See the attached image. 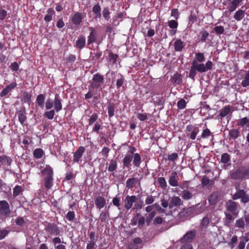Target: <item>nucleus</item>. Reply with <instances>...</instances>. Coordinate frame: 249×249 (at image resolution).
<instances>
[{
  "mask_svg": "<svg viewBox=\"0 0 249 249\" xmlns=\"http://www.w3.org/2000/svg\"><path fill=\"white\" fill-rule=\"evenodd\" d=\"M225 213V225L228 226L232 221L233 220V218L231 214L229 213Z\"/></svg>",
  "mask_w": 249,
  "mask_h": 249,
  "instance_id": "nucleus-39",
  "label": "nucleus"
},
{
  "mask_svg": "<svg viewBox=\"0 0 249 249\" xmlns=\"http://www.w3.org/2000/svg\"><path fill=\"white\" fill-rule=\"evenodd\" d=\"M117 167V162L116 160H111L109 163L108 170L109 172L115 171Z\"/></svg>",
  "mask_w": 249,
  "mask_h": 249,
  "instance_id": "nucleus-35",
  "label": "nucleus"
},
{
  "mask_svg": "<svg viewBox=\"0 0 249 249\" xmlns=\"http://www.w3.org/2000/svg\"><path fill=\"white\" fill-rule=\"evenodd\" d=\"M11 213L10 206L5 200L0 201V214L3 216H8Z\"/></svg>",
  "mask_w": 249,
  "mask_h": 249,
  "instance_id": "nucleus-5",
  "label": "nucleus"
},
{
  "mask_svg": "<svg viewBox=\"0 0 249 249\" xmlns=\"http://www.w3.org/2000/svg\"><path fill=\"white\" fill-rule=\"evenodd\" d=\"M185 46V43L180 39H177L174 43V50L177 52H181Z\"/></svg>",
  "mask_w": 249,
  "mask_h": 249,
  "instance_id": "nucleus-17",
  "label": "nucleus"
},
{
  "mask_svg": "<svg viewBox=\"0 0 249 249\" xmlns=\"http://www.w3.org/2000/svg\"><path fill=\"white\" fill-rule=\"evenodd\" d=\"M231 178L233 179H239L246 177L245 171L238 169L231 173Z\"/></svg>",
  "mask_w": 249,
  "mask_h": 249,
  "instance_id": "nucleus-16",
  "label": "nucleus"
},
{
  "mask_svg": "<svg viewBox=\"0 0 249 249\" xmlns=\"http://www.w3.org/2000/svg\"><path fill=\"white\" fill-rule=\"evenodd\" d=\"M211 135V131L208 128H206L204 130L202 133L201 136L200 138H197V140L199 141L201 138H207Z\"/></svg>",
  "mask_w": 249,
  "mask_h": 249,
  "instance_id": "nucleus-48",
  "label": "nucleus"
},
{
  "mask_svg": "<svg viewBox=\"0 0 249 249\" xmlns=\"http://www.w3.org/2000/svg\"><path fill=\"white\" fill-rule=\"evenodd\" d=\"M243 0H227V7L228 12L231 13L234 11Z\"/></svg>",
  "mask_w": 249,
  "mask_h": 249,
  "instance_id": "nucleus-7",
  "label": "nucleus"
},
{
  "mask_svg": "<svg viewBox=\"0 0 249 249\" xmlns=\"http://www.w3.org/2000/svg\"><path fill=\"white\" fill-rule=\"evenodd\" d=\"M220 198V196L218 192H214L210 196L208 201L210 205H215Z\"/></svg>",
  "mask_w": 249,
  "mask_h": 249,
  "instance_id": "nucleus-15",
  "label": "nucleus"
},
{
  "mask_svg": "<svg viewBox=\"0 0 249 249\" xmlns=\"http://www.w3.org/2000/svg\"><path fill=\"white\" fill-rule=\"evenodd\" d=\"M239 198H241V201L243 203H247L249 201V195L243 190L237 191L232 196L233 200H236Z\"/></svg>",
  "mask_w": 249,
  "mask_h": 249,
  "instance_id": "nucleus-4",
  "label": "nucleus"
},
{
  "mask_svg": "<svg viewBox=\"0 0 249 249\" xmlns=\"http://www.w3.org/2000/svg\"><path fill=\"white\" fill-rule=\"evenodd\" d=\"M155 201V196L152 195H148L146 197L145 203L146 205H150L153 203Z\"/></svg>",
  "mask_w": 249,
  "mask_h": 249,
  "instance_id": "nucleus-51",
  "label": "nucleus"
},
{
  "mask_svg": "<svg viewBox=\"0 0 249 249\" xmlns=\"http://www.w3.org/2000/svg\"><path fill=\"white\" fill-rule=\"evenodd\" d=\"M168 25L171 29H177L178 26V23L175 20H171L168 22Z\"/></svg>",
  "mask_w": 249,
  "mask_h": 249,
  "instance_id": "nucleus-54",
  "label": "nucleus"
},
{
  "mask_svg": "<svg viewBox=\"0 0 249 249\" xmlns=\"http://www.w3.org/2000/svg\"><path fill=\"white\" fill-rule=\"evenodd\" d=\"M172 81L176 85L180 84L182 82L181 75L178 73H176L172 77Z\"/></svg>",
  "mask_w": 249,
  "mask_h": 249,
  "instance_id": "nucleus-28",
  "label": "nucleus"
},
{
  "mask_svg": "<svg viewBox=\"0 0 249 249\" xmlns=\"http://www.w3.org/2000/svg\"><path fill=\"white\" fill-rule=\"evenodd\" d=\"M196 231L195 229L188 231L180 239V242L182 243L190 244L196 237Z\"/></svg>",
  "mask_w": 249,
  "mask_h": 249,
  "instance_id": "nucleus-3",
  "label": "nucleus"
},
{
  "mask_svg": "<svg viewBox=\"0 0 249 249\" xmlns=\"http://www.w3.org/2000/svg\"><path fill=\"white\" fill-rule=\"evenodd\" d=\"M231 110V107L230 106H226L220 110V116L222 117H224L230 112Z\"/></svg>",
  "mask_w": 249,
  "mask_h": 249,
  "instance_id": "nucleus-30",
  "label": "nucleus"
},
{
  "mask_svg": "<svg viewBox=\"0 0 249 249\" xmlns=\"http://www.w3.org/2000/svg\"><path fill=\"white\" fill-rule=\"evenodd\" d=\"M168 182L169 184L173 187L178 186V176L176 172H172L169 176Z\"/></svg>",
  "mask_w": 249,
  "mask_h": 249,
  "instance_id": "nucleus-13",
  "label": "nucleus"
},
{
  "mask_svg": "<svg viewBox=\"0 0 249 249\" xmlns=\"http://www.w3.org/2000/svg\"><path fill=\"white\" fill-rule=\"evenodd\" d=\"M200 34L201 36L200 41L202 42H205L206 41V39L209 35V34L206 31H202L200 33Z\"/></svg>",
  "mask_w": 249,
  "mask_h": 249,
  "instance_id": "nucleus-44",
  "label": "nucleus"
},
{
  "mask_svg": "<svg viewBox=\"0 0 249 249\" xmlns=\"http://www.w3.org/2000/svg\"><path fill=\"white\" fill-rule=\"evenodd\" d=\"M41 173L43 177V185L45 189L48 190L53 185V170L50 165H46Z\"/></svg>",
  "mask_w": 249,
  "mask_h": 249,
  "instance_id": "nucleus-2",
  "label": "nucleus"
},
{
  "mask_svg": "<svg viewBox=\"0 0 249 249\" xmlns=\"http://www.w3.org/2000/svg\"><path fill=\"white\" fill-rule=\"evenodd\" d=\"M140 180L141 178L138 179L135 178H128L126 181V188L129 189H131L133 188L137 184H138L139 186H140Z\"/></svg>",
  "mask_w": 249,
  "mask_h": 249,
  "instance_id": "nucleus-12",
  "label": "nucleus"
},
{
  "mask_svg": "<svg viewBox=\"0 0 249 249\" xmlns=\"http://www.w3.org/2000/svg\"><path fill=\"white\" fill-rule=\"evenodd\" d=\"M199 132L198 128H196L194 129L190 135V139L192 140H195L196 138V136Z\"/></svg>",
  "mask_w": 249,
  "mask_h": 249,
  "instance_id": "nucleus-62",
  "label": "nucleus"
},
{
  "mask_svg": "<svg viewBox=\"0 0 249 249\" xmlns=\"http://www.w3.org/2000/svg\"><path fill=\"white\" fill-rule=\"evenodd\" d=\"M18 120L20 123L23 124L26 120V116L24 111H20L18 114Z\"/></svg>",
  "mask_w": 249,
  "mask_h": 249,
  "instance_id": "nucleus-41",
  "label": "nucleus"
},
{
  "mask_svg": "<svg viewBox=\"0 0 249 249\" xmlns=\"http://www.w3.org/2000/svg\"><path fill=\"white\" fill-rule=\"evenodd\" d=\"M124 78L122 75H120L119 77L116 82V86L117 88H120L124 83Z\"/></svg>",
  "mask_w": 249,
  "mask_h": 249,
  "instance_id": "nucleus-50",
  "label": "nucleus"
},
{
  "mask_svg": "<svg viewBox=\"0 0 249 249\" xmlns=\"http://www.w3.org/2000/svg\"><path fill=\"white\" fill-rule=\"evenodd\" d=\"M104 76L99 73H96L93 75L92 78V86L93 88H98L100 86V83L103 82Z\"/></svg>",
  "mask_w": 249,
  "mask_h": 249,
  "instance_id": "nucleus-10",
  "label": "nucleus"
},
{
  "mask_svg": "<svg viewBox=\"0 0 249 249\" xmlns=\"http://www.w3.org/2000/svg\"><path fill=\"white\" fill-rule=\"evenodd\" d=\"M54 115L55 111L53 109H52L49 111H46L44 113V116L50 120L53 119L54 117Z\"/></svg>",
  "mask_w": 249,
  "mask_h": 249,
  "instance_id": "nucleus-46",
  "label": "nucleus"
},
{
  "mask_svg": "<svg viewBox=\"0 0 249 249\" xmlns=\"http://www.w3.org/2000/svg\"><path fill=\"white\" fill-rule=\"evenodd\" d=\"M109 217V214L107 212H102L100 214V219L102 222H105Z\"/></svg>",
  "mask_w": 249,
  "mask_h": 249,
  "instance_id": "nucleus-57",
  "label": "nucleus"
},
{
  "mask_svg": "<svg viewBox=\"0 0 249 249\" xmlns=\"http://www.w3.org/2000/svg\"><path fill=\"white\" fill-rule=\"evenodd\" d=\"M54 14V11L52 8H49L47 11V14L44 17L45 21L50 22L52 19V16Z\"/></svg>",
  "mask_w": 249,
  "mask_h": 249,
  "instance_id": "nucleus-26",
  "label": "nucleus"
},
{
  "mask_svg": "<svg viewBox=\"0 0 249 249\" xmlns=\"http://www.w3.org/2000/svg\"><path fill=\"white\" fill-rule=\"evenodd\" d=\"M54 107L56 112H59L62 108L61 103V99L59 96V95L56 94L54 100Z\"/></svg>",
  "mask_w": 249,
  "mask_h": 249,
  "instance_id": "nucleus-19",
  "label": "nucleus"
},
{
  "mask_svg": "<svg viewBox=\"0 0 249 249\" xmlns=\"http://www.w3.org/2000/svg\"><path fill=\"white\" fill-rule=\"evenodd\" d=\"M44 101H45V97L43 94H40L37 96L36 102H37V104H38V106H39L40 107H43Z\"/></svg>",
  "mask_w": 249,
  "mask_h": 249,
  "instance_id": "nucleus-37",
  "label": "nucleus"
},
{
  "mask_svg": "<svg viewBox=\"0 0 249 249\" xmlns=\"http://www.w3.org/2000/svg\"><path fill=\"white\" fill-rule=\"evenodd\" d=\"M192 212V209L191 208H188L187 209H183L179 213V216L180 217H185L189 216Z\"/></svg>",
  "mask_w": 249,
  "mask_h": 249,
  "instance_id": "nucleus-29",
  "label": "nucleus"
},
{
  "mask_svg": "<svg viewBox=\"0 0 249 249\" xmlns=\"http://www.w3.org/2000/svg\"><path fill=\"white\" fill-rule=\"evenodd\" d=\"M230 160V156L228 153H224L221 156V161L223 163H227Z\"/></svg>",
  "mask_w": 249,
  "mask_h": 249,
  "instance_id": "nucleus-49",
  "label": "nucleus"
},
{
  "mask_svg": "<svg viewBox=\"0 0 249 249\" xmlns=\"http://www.w3.org/2000/svg\"><path fill=\"white\" fill-rule=\"evenodd\" d=\"M210 223V219L208 215H205L201 220L200 228L201 229H206Z\"/></svg>",
  "mask_w": 249,
  "mask_h": 249,
  "instance_id": "nucleus-22",
  "label": "nucleus"
},
{
  "mask_svg": "<svg viewBox=\"0 0 249 249\" xmlns=\"http://www.w3.org/2000/svg\"><path fill=\"white\" fill-rule=\"evenodd\" d=\"M44 154L43 150L41 148H36L33 152V155L35 158L40 159Z\"/></svg>",
  "mask_w": 249,
  "mask_h": 249,
  "instance_id": "nucleus-34",
  "label": "nucleus"
},
{
  "mask_svg": "<svg viewBox=\"0 0 249 249\" xmlns=\"http://www.w3.org/2000/svg\"><path fill=\"white\" fill-rule=\"evenodd\" d=\"M82 20V14L79 12L75 13L72 17V22L75 25H79Z\"/></svg>",
  "mask_w": 249,
  "mask_h": 249,
  "instance_id": "nucleus-21",
  "label": "nucleus"
},
{
  "mask_svg": "<svg viewBox=\"0 0 249 249\" xmlns=\"http://www.w3.org/2000/svg\"><path fill=\"white\" fill-rule=\"evenodd\" d=\"M109 56L110 61H112L113 63L116 62L118 58V55L117 54H114L113 53H110Z\"/></svg>",
  "mask_w": 249,
  "mask_h": 249,
  "instance_id": "nucleus-63",
  "label": "nucleus"
},
{
  "mask_svg": "<svg viewBox=\"0 0 249 249\" xmlns=\"http://www.w3.org/2000/svg\"><path fill=\"white\" fill-rule=\"evenodd\" d=\"M22 191V188L20 186L17 185L13 190V196L16 197L19 195Z\"/></svg>",
  "mask_w": 249,
  "mask_h": 249,
  "instance_id": "nucleus-45",
  "label": "nucleus"
},
{
  "mask_svg": "<svg viewBox=\"0 0 249 249\" xmlns=\"http://www.w3.org/2000/svg\"><path fill=\"white\" fill-rule=\"evenodd\" d=\"M235 226L238 228H244L245 226V223L243 219L241 218L237 220L235 223Z\"/></svg>",
  "mask_w": 249,
  "mask_h": 249,
  "instance_id": "nucleus-59",
  "label": "nucleus"
},
{
  "mask_svg": "<svg viewBox=\"0 0 249 249\" xmlns=\"http://www.w3.org/2000/svg\"><path fill=\"white\" fill-rule=\"evenodd\" d=\"M11 158L5 155L0 156V162L3 165H9L11 164Z\"/></svg>",
  "mask_w": 249,
  "mask_h": 249,
  "instance_id": "nucleus-31",
  "label": "nucleus"
},
{
  "mask_svg": "<svg viewBox=\"0 0 249 249\" xmlns=\"http://www.w3.org/2000/svg\"><path fill=\"white\" fill-rule=\"evenodd\" d=\"M141 162V158L138 153H135L134 155L133 164L136 167H139Z\"/></svg>",
  "mask_w": 249,
  "mask_h": 249,
  "instance_id": "nucleus-38",
  "label": "nucleus"
},
{
  "mask_svg": "<svg viewBox=\"0 0 249 249\" xmlns=\"http://www.w3.org/2000/svg\"><path fill=\"white\" fill-rule=\"evenodd\" d=\"M103 16L104 17V18L108 20L109 19V15H110V12L107 8H105L104 9L102 12Z\"/></svg>",
  "mask_w": 249,
  "mask_h": 249,
  "instance_id": "nucleus-56",
  "label": "nucleus"
},
{
  "mask_svg": "<svg viewBox=\"0 0 249 249\" xmlns=\"http://www.w3.org/2000/svg\"><path fill=\"white\" fill-rule=\"evenodd\" d=\"M171 15L174 17L176 19H178L179 17V13L177 9H173L171 11Z\"/></svg>",
  "mask_w": 249,
  "mask_h": 249,
  "instance_id": "nucleus-58",
  "label": "nucleus"
},
{
  "mask_svg": "<svg viewBox=\"0 0 249 249\" xmlns=\"http://www.w3.org/2000/svg\"><path fill=\"white\" fill-rule=\"evenodd\" d=\"M238 124L241 126L247 124L249 126V119L247 117L243 118L239 121Z\"/></svg>",
  "mask_w": 249,
  "mask_h": 249,
  "instance_id": "nucleus-43",
  "label": "nucleus"
},
{
  "mask_svg": "<svg viewBox=\"0 0 249 249\" xmlns=\"http://www.w3.org/2000/svg\"><path fill=\"white\" fill-rule=\"evenodd\" d=\"M86 44V38L84 36H80L76 42V47L78 49L83 48Z\"/></svg>",
  "mask_w": 249,
  "mask_h": 249,
  "instance_id": "nucleus-24",
  "label": "nucleus"
},
{
  "mask_svg": "<svg viewBox=\"0 0 249 249\" xmlns=\"http://www.w3.org/2000/svg\"><path fill=\"white\" fill-rule=\"evenodd\" d=\"M183 202L178 196H173L169 201V208L172 209L175 207L179 206L182 205Z\"/></svg>",
  "mask_w": 249,
  "mask_h": 249,
  "instance_id": "nucleus-11",
  "label": "nucleus"
},
{
  "mask_svg": "<svg viewBox=\"0 0 249 249\" xmlns=\"http://www.w3.org/2000/svg\"><path fill=\"white\" fill-rule=\"evenodd\" d=\"M205 59L203 53H197L196 54L195 58L191 63L189 74V77L193 80H195L197 72L204 73L212 69L213 65L212 62L208 61L205 64L203 63Z\"/></svg>",
  "mask_w": 249,
  "mask_h": 249,
  "instance_id": "nucleus-1",
  "label": "nucleus"
},
{
  "mask_svg": "<svg viewBox=\"0 0 249 249\" xmlns=\"http://www.w3.org/2000/svg\"><path fill=\"white\" fill-rule=\"evenodd\" d=\"M96 247V242L89 241L87 244V249H94Z\"/></svg>",
  "mask_w": 249,
  "mask_h": 249,
  "instance_id": "nucleus-64",
  "label": "nucleus"
},
{
  "mask_svg": "<svg viewBox=\"0 0 249 249\" xmlns=\"http://www.w3.org/2000/svg\"><path fill=\"white\" fill-rule=\"evenodd\" d=\"M215 33L218 35H221L224 32V28L222 26H215L214 28Z\"/></svg>",
  "mask_w": 249,
  "mask_h": 249,
  "instance_id": "nucleus-55",
  "label": "nucleus"
},
{
  "mask_svg": "<svg viewBox=\"0 0 249 249\" xmlns=\"http://www.w3.org/2000/svg\"><path fill=\"white\" fill-rule=\"evenodd\" d=\"M241 85L244 88H247L249 87V71H247L241 82Z\"/></svg>",
  "mask_w": 249,
  "mask_h": 249,
  "instance_id": "nucleus-25",
  "label": "nucleus"
},
{
  "mask_svg": "<svg viewBox=\"0 0 249 249\" xmlns=\"http://www.w3.org/2000/svg\"><path fill=\"white\" fill-rule=\"evenodd\" d=\"M158 183L160 184V187L163 190L167 188V185L165 179L163 177H160L157 180Z\"/></svg>",
  "mask_w": 249,
  "mask_h": 249,
  "instance_id": "nucleus-36",
  "label": "nucleus"
},
{
  "mask_svg": "<svg viewBox=\"0 0 249 249\" xmlns=\"http://www.w3.org/2000/svg\"><path fill=\"white\" fill-rule=\"evenodd\" d=\"M92 12L96 15V17L100 18L101 15V7L98 3L95 5L92 8Z\"/></svg>",
  "mask_w": 249,
  "mask_h": 249,
  "instance_id": "nucleus-40",
  "label": "nucleus"
},
{
  "mask_svg": "<svg viewBox=\"0 0 249 249\" xmlns=\"http://www.w3.org/2000/svg\"><path fill=\"white\" fill-rule=\"evenodd\" d=\"M193 196V195L192 193H190L188 190H184L182 192V198L186 200H188L190 199H191Z\"/></svg>",
  "mask_w": 249,
  "mask_h": 249,
  "instance_id": "nucleus-32",
  "label": "nucleus"
},
{
  "mask_svg": "<svg viewBox=\"0 0 249 249\" xmlns=\"http://www.w3.org/2000/svg\"><path fill=\"white\" fill-rule=\"evenodd\" d=\"M227 210L232 214L237 215L238 213L237 203L231 200L228 201L226 203Z\"/></svg>",
  "mask_w": 249,
  "mask_h": 249,
  "instance_id": "nucleus-8",
  "label": "nucleus"
},
{
  "mask_svg": "<svg viewBox=\"0 0 249 249\" xmlns=\"http://www.w3.org/2000/svg\"><path fill=\"white\" fill-rule=\"evenodd\" d=\"M16 223L18 226H22L24 225L25 221L23 217H18L16 220Z\"/></svg>",
  "mask_w": 249,
  "mask_h": 249,
  "instance_id": "nucleus-60",
  "label": "nucleus"
},
{
  "mask_svg": "<svg viewBox=\"0 0 249 249\" xmlns=\"http://www.w3.org/2000/svg\"><path fill=\"white\" fill-rule=\"evenodd\" d=\"M85 151V149L84 147L80 146L74 153L73 159V161L78 162L80 160V159L82 157Z\"/></svg>",
  "mask_w": 249,
  "mask_h": 249,
  "instance_id": "nucleus-14",
  "label": "nucleus"
},
{
  "mask_svg": "<svg viewBox=\"0 0 249 249\" xmlns=\"http://www.w3.org/2000/svg\"><path fill=\"white\" fill-rule=\"evenodd\" d=\"M89 30L90 31V33L89 35L88 36V44L95 42L97 39V33L95 29L93 27H90Z\"/></svg>",
  "mask_w": 249,
  "mask_h": 249,
  "instance_id": "nucleus-18",
  "label": "nucleus"
},
{
  "mask_svg": "<svg viewBox=\"0 0 249 249\" xmlns=\"http://www.w3.org/2000/svg\"><path fill=\"white\" fill-rule=\"evenodd\" d=\"M239 131L237 129H232L229 131L230 136L233 139H236L239 136Z\"/></svg>",
  "mask_w": 249,
  "mask_h": 249,
  "instance_id": "nucleus-42",
  "label": "nucleus"
},
{
  "mask_svg": "<svg viewBox=\"0 0 249 249\" xmlns=\"http://www.w3.org/2000/svg\"><path fill=\"white\" fill-rule=\"evenodd\" d=\"M66 217L67 220H68L70 221H73L74 218H75V213L73 211H70L66 215Z\"/></svg>",
  "mask_w": 249,
  "mask_h": 249,
  "instance_id": "nucleus-52",
  "label": "nucleus"
},
{
  "mask_svg": "<svg viewBox=\"0 0 249 249\" xmlns=\"http://www.w3.org/2000/svg\"><path fill=\"white\" fill-rule=\"evenodd\" d=\"M142 240L140 237L134 238L132 242H129L127 246V249H139L142 248L141 245Z\"/></svg>",
  "mask_w": 249,
  "mask_h": 249,
  "instance_id": "nucleus-6",
  "label": "nucleus"
},
{
  "mask_svg": "<svg viewBox=\"0 0 249 249\" xmlns=\"http://www.w3.org/2000/svg\"><path fill=\"white\" fill-rule=\"evenodd\" d=\"M132 159L133 156L132 155H126L123 159V165L125 167H128L130 165V163L132 161Z\"/></svg>",
  "mask_w": 249,
  "mask_h": 249,
  "instance_id": "nucleus-33",
  "label": "nucleus"
},
{
  "mask_svg": "<svg viewBox=\"0 0 249 249\" xmlns=\"http://www.w3.org/2000/svg\"><path fill=\"white\" fill-rule=\"evenodd\" d=\"M107 111L109 118L113 117L114 115L115 105L113 103H109L107 105Z\"/></svg>",
  "mask_w": 249,
  "mask_h": 249,
  "instance_id": "nucleus-27",
  "label": "nucleus"
},
{
  "mask_svg": "<svg viewBox=\"0 0 249 249\" xmlns=\"http://www.w3.org/2000/svg\"><path fill=\"white\" fill-rule=\"evenodd\" d=\"M156 214V212L155 211L152 212L148 214V215L147 216V217L146 219V223L147 225H149L150 224L152 219L155 216Z\"/></svg>",
  "mask_w": 249,
  "mask_h": 249,
  "instance_id": "nucleus-47",
  "label": "nucleus"
},
{
  "mask_svg": "<svg viewBox=\"0 0 249 249\" xmlns=\"http://www.w3.org/2000/svg\"><path fill=\"white\" fill-rule=\"evenodd\" d=\"M245 13V11L239 9L234 14V18L237 21H240L244 17Z\"/></svg>",
  "mask_w": 249,
  "mask_h": 249,
  "instance_id": "nucleus-23",
  "label": "nucleus"
},
{
  "mask_svg": "<svg viewBox=\"0 0 249 249\" xmlns=\"http://www.w3.org/2000/svg\"><path fill=\"white\" fill-rule=\"evenodd\" d=\"M137 197L135 196H127L124 199V207L127 210H129L133 206V204L137 200Z\"/></svg>",
  "mask_w": 249,
  "mask_h": 249,
  "instance_id": "nucleus-9",
  "label": "nucleus"
},
{
  "mask_svg": "<svg viewBox=\"0 0 249 249\" xmlns=\"http://www.w3.org/2000/svg\"><path fill=\"white\" fill-rule=\"evenodd\" d=\"M186 104V103L185 100L181 99L178 102L177 106L179 109H182L185 107Z\"/></svg>",
  "mask_w": 249,
  "mask_h": 249,
  "instance_id": "nucleus-53",
  "label": "nucleus"
},
{
  "mask_svg": "<svg viewBox=\"0 0 249 249\" xmlns=\"http://www.w3.org/2000/svg\"><path fill=\"white\" fill-rule=\"evenodd\" d=\"M95 204L97 208L101 209L106 205V199L103 196H98L95 199Z\"/></svg>",
  "mask_w": 249,
  "mask_h": 249,
  "instance_id": "nucleus-20",
  "label": "nucleus"
},
{
  "mask_svg": "<svg viewBox=\"0 0 249 249\" xmlns=\"http://www.w3.org/2000/svg\"><path fill=\"white\" fill-rule=\"evenodd\" d=\"M98 116L96 114H92L89 121V125H91L93 124L97 119Z\"/></svg>",
  "mask_w": 249,
  "mask_h": 249,
  "instance_id": "nucleus-61",
  "label": "nucleus"
}]
</instances>
